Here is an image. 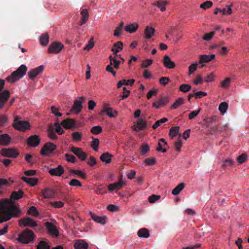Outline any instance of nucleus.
<instances>
[{
	"instance_id": "nucleus-25",
	"label": "nucleus",
	"mask_w": 249,
	"mask_h": 249,
	"mask_svg": "<svg viewBox=\"0 0 249 249\" xmlns=\"http://www.w3.org/2000/svg\"><path fill=\"white\" fill-rule=\"evenodd\" d=\"M214 57H215V55L213 54H211V55H206V54L200 55L199 56V63L202 64V63H208V62L211 61L213 59H214Z\"/></svg>"
},
{
	"instance_id": "nucleus-39",
	"label": "nucleus",
	"mask_w": 249,
	"mask_h": 249,
	"mask_svg": "<svg viewBox=\"0 0 249 249\" xmlns=\"http://www.w3.org/2000/svg\"><path fill=\"white\" fill-rule=\"evenodd\" d=\"M185 184L183 183H180L177 185L172 191V193L174 195H178L180 191L184 188Z\"/></svg>"
},
{
	"instance_id": "nucleus-46",
	"label": "nucleus",
	"mask_w": 249,
	"mask_h": 249,
	"mask_svg": "<svg viewBox=\"0 0 249 249\" xmlns=\"http://www.w3.org/2000/svg\"><path fill=\"white\" fill-rule=\"evenodd\" d=\"M50 246L44 241H41L37 246L36 249H50Z\"/></svg>"
},
{
	"instance_id": "nucleus-8",
	"label": "nucleus",
	"mask_w": 249,
	"mask_h": 249,
	"mask_svg": "<svg viewBox=\"0 0 249 249\" xmlns=\"http://www.w3.org/2000/svg\"><path fill=\"white\" fill-rule=\"evenodd\" d=\"M19 225L21 227H35L37 226L36 222L30 217H27L19 220Z\"/></svg>"
},
{
	"instance_id": "nucleus-53",
	"label": "nucleus",
	"mask_w": 249,
	"mask_h": 249,
	"mask_svg": "<svg viewBox=\"0 0 249 249\" xmlns=\"http://www.w3.org/2000/svg\"><path fill=\"white\" fill-rule=\"evenodd\" d=\"M144 162L146 165L152 166L156 163V160L155 158L153 157L148 158L145 159Z\"/></svg>"
},
{
	"instance_id": "nucleus-38",
	"label": "nucleus",
	"mask_w": 249,
	"mask_h": 249,
	"mask_svg": "<svg viewBox=\"0 0 249 249\" xmlns=\"http://www.w3.org/2000/svg\"><path fill=\"white\" fill-rule=\"evenodd\" d=\"M140 237L147 238L149 236V231L145 228H142L139 230L137 233Z\"/></svg>"
},
{
	"instance_id": "nucleus-15",
	"label": "nucleus",
	"mask_w": 249,
	"mask_h": 249,
	"mask_svg": "<svg viewBox=\"0 0 249 249\" xmlns=\"http://www.w3.org/2000/svg\"><path fill=\"white\" fill-rule=\"evenodd\" d=\"M71 151L82 160H85L87 158L86 153L81 148L72 147Z\"/></svg>"
},
{
	"instance_id": "nucleus-56",
	"label": "nucleus",
	"mask_w": 249,
	"mask_h": 249,
	"mask_svg": "<svg viewBox=\"0 0 249 249\" xmlns=\"http://www.w3.org/2000/svg\"><path fill=\"white\" fill-rule=\"evenodd\" d=\"M213 5V2L211 1H206L200 4V7L204 9H207L211 7Z\"/></svg>"
},
{
	"instance_id": "nucleus-9",
	"label": "nucleus",
	"mask_w": 249,
	"mask_h": 249,
	"mask_svg": "<svg viewBox=\"0 0 249 249\" xmlns=\"http://www.w3.org/2000/svg\"><path fill=\"white\" fill-rule=\"evenodd\" d=\"M64 47L63 45L60 42H54L52 43L48 49L49 53H59Z\"/></svg>"
},
{
	"instance_id": "nucleus-59",
	"label": "nucleus",
	"mask_w": 249,
	"mask_h": 249,
	"mask_svg": "<svg viewBox=\"0 0 249 249\" xmlns=\"http://www.w3.org/2000/svg\"><path fill=\"white\" fill-rule=\"evenodd\" d=\"M247 155L245 154H242L237 158V160L238 163L241 164L247 160Z\"/></svg>"
},
{
	"instance_id": "nucleus-57",
	"label": "nucleus",
	"mask_w": 249,
	"mask_h": 249,
	"mask_svg": "<svg viewBox=\"0 0 249 249\" xmlns=\"http://www.w3.org/2000/svg\"><path fill=\"white\" fill-rule=\"evenodd\" d=\"M91 132L94 134L97 135L102 131V128L100 126H95L92 127L90 130Z\"/></svg>"
},
{
	"instance_id": "nucleus-54",
	"label": "nucleus",
	"mask_w": 249,
	"mask_h": 249,
	"mask_svg": "<svg viewBox=\"0 0 249 249\" xmlns=\"http://www.w3.org/2000/svg\"><path fill=\"white\" fill-rule=\"evenodd\" d=\"M69 184L72 187H81L82 186V184L81 182L77 179H72L69 183Z\"/></svg>"
},
{
	"instance_id": "nucleus-13",
	"label": "nucleus",
	"mask_w": 249,
	"mask_h": 249,
	"mask_svg": "<svg viewBox=\"0 0 249 249\" xmlns=\"http://www.w3.org/2000/svg\"><path fill=\"white\" fill-rule=\"evenodd\" d=\"M147 123L144 121L142 119H139L136 122L132 127V128L136 132H139L140 130H143L146 128Z\"/></svg>"
},
{
	"instance_id": "nucleus-41",
	"label": "nucleus",
	"mask_w": 249,
	"mask_h": 249,
	"mask_svg": "<svg viewBox=\"0 0 249 249\" xmlns=\"http://www.w3.org/2000/svg\"><path fill=\"white\" fill-rule=\"evenodd\" d=\"M184 99L178 98L171 107V109H174L177 108L178 107L183 104Z\"/></svg>"
},
{
	"instance_id": "nucleus-55",
	"label": "nucleus",
	"mask_w": 249,
	"mask_h": 249,
	"mask_svg": "<svg viewBox=\"0 0 249 249\" xmlns=\"http://www.w3.org/2000/svg\"><path fill=\"white\" fill-rule=\"evenodd\" d=\"M198 63L196 62L195 63L192 64L188 68V73L189 75H191L195 71H196L197 68V66Z\"/></svg>"
},
{
	"instance_id": "nucleus-2",
	"label": "nucleus",
	"mask_w": 249,
	"mask_h": 249,
	"mask_svg": "<svg viewBox=\"0 0 249 249\" xmlns=\"http://www.w3.org/2000/svg\"><path fill=\"white\" fill-rule=\"evenodd\" d=\"M27 67L22 64L18 69L12 72L11 75L7 77V80L10 82H15L22 78L26 73Z\"/></svg>"
},
{
	"instance_id": "nucleus-62",
	"label": "nucleus",
	"mask_w": 249,
	"mask_h": 249,
	"mask_svg": "<svg viewBox=\"0 0 249 249\" xmlns=\"http://www.w3.org/2000/svg\"><path fill=\"white\" fill-rule=\"evenodd\" d=\"M170 81V79L167 77H161L159 79L160 84L163 86H166Z\"/></svg>"
},
{
	"instance_id": "nucleus-10",
	"label": "nucleus",
	"mask_w": 249,
	"mask_h": 249,
	"mask_svg": "<svg viewBox=\"0 0 249 249\" xmlns=\"http://www.w3.org/2000/svg\"><path fill=\"white\" fill-rule=\"evenodd\" d=\"M44 68V66L41 65L35 69L30 70L28 72V77L32 80H34L38 75L42 73Z\"/></svg>"
},
{
	"instance_id": "nucleus-4",
	"label": "nucleus",
	"mask_w": 249,
	"mask_h": 249,
	"mask_svg": "<svg viewBox=\"0 0 249 249\" xmlns=\"http://www.w3.org/2000/svg\"><path fill=\"white\" fill-rule=\"evenodd\" d=\"M19 117L18 116L15 117L13 127L18 130L25 131L30 129V125L27 121H19Z\"/></svg>"
},
{
	"instance_id": "nucleus-30",
	"label": "nucleus",
	"mask_w": 249,
	"mask_h": 249,
	"mask_svg": "<svg viewBox=\"0 0 249 249\" xmlns=\"http://www.w3.org/2000/svg\"><path fill=\"white\" fill-rule=\"evenodd\" d=\"M23 191L19 190L18 191H14L11 194V199L13 200H18L22 197L23 195Z\"/></svg>"
},
{
	"instance_id": "nucleus-32",
	"label": "nucleus",
	"mask_w": 249,
	"mask_h": 249,
	"mask_svg": "<svg viewBox=\"0 0 249 249\" xmlns=\"http://www.w3.org/2000/svg\"><path fill=\"white\" fill-rule=\"evenodd\" d=\"M223 163L222 167L224 169H228L230 167H231L235 164L234 161L230 158L224 160L223 161Z\"/></svg>"
},
{
	"instance_id": "nucleus-5",
	"label": "nucleus",
	"mask_w": 249,
	"mask_h": 249,
	"mask_svg": "<svg viewBox=\"0 0 249 249\" xmlns=\"http://www.w3.org/2000/svg\"><path fill=\"white\" fill-rule=\"evenodd\" d=\"M56 146L54 143L49 142L46 143L42 147L40 153L42 156H48L56 149Z\"/></svg>"
},
{
	"instance_id": "nucleus-26",
	"label": "nucleus",
	"mask_w": 249,
	"mask_h": 249,
	"mask_svg": "<svg viewBox=\"0 0 249 249\" xmlns=\"http://www.w3.org/2000/svg\"><path fill=\"white\" fill-rule=\"evenodd\" d=\"M123 49V44L121 41H117L113 44V48L111 49V51L113 52V55H116Z\"/></svg>"
},
{
	"instance_id": "nucleus-37",
	"label": "nucleus",
	"mask_w": 249,
	"mask_h": 249,
	"mask_svg": "<svg viewBox=\"0 0 249 249\" xmlns=\"http://www.w3.org/2000/svg\"><path fill=\"white\" fill-rule=\"evenodd\" d=\"M167 4V2L166 1H156L153 5L157 6L158 8H160V10L162 12H164L166 10V5Z\"/></svg>"
},
{
	"instance_id": "nucleus-49",
	"label": "nucleus",
	"mask_w": 249,
	"mask_h": 249,
	"mask_svg": "<svg viewBox=\"0 0 249 249\" xmlns=\"http://www.w3.org/2000/svg\"><path fill=\"white\" fill-rule=\"evenodd\" d=\"M70 172L72 173L78 175V176L84 179L87 178V176L86 175V174L80 170L71 169Z\"/></svg>"
},
{
	"instance_id": "nucleus-7",
	"label": "nucleus",
	"mask_w": 249,
	"mask_h": 249,
	"mask_svg": "<svg viewBox=\"0 0 249 249\" xmlns=\"http://www.w3.org/2000/svg\"><path fill=\"white\" fill-rule=\"evenodd\" d=\"M0 154L5 157L16 158L19 153L15 149L4 148L0 150Z\"/></svg>"
},
{
	"instance_id": "nucleus-44",
	"label": "nucleus",
	"mask_w": 249,
	"mask_h": 249,
	"mask_svg": "<svg viewBox=\"0 0 249 249\" xmlns=\"http://www.w3.org/2000/svg\"><path fill=\"white\" fill-rule=\"evenodd\" d=\"M72 139L76 142H79L82 139V134L79 132H74L71 134Z\"/></svg>"
},
{
	"instance_id": "nucleus-23",
	"label": "nucleus",
	"mask_w": 249,
	"mask_h": 249,
	"mask_svg": "<svg viewBox=\"0 0 249 249\" xmlns=\"http://www.w3.org/2000/svg\"><path fill=\"white\" fill-rule=\"evenodd\" d=\"M11 142V137L7 134L0 135V145H8Z\"/></svg>"
},
{
	"instance_id": "nucleus-21",
	"label": "nucleus",
	"mask_w": 249,
	"mask_h": 249,
	"mask_svg": "<svg viewBox=\"0 0 249 249\" xmlns=\"http://www.w3.org/2000/svg\"><path fill=\"white\" fill-rule=\"evenodd\" d=\"M61 124L66 129H71L75 125V122L73 119L68 118L63 120Z\"/></svg>"
},
{
	"instance_id": "nucleus-47",
	"label": "nucleus",
	"mask_w": 249,
	"mask_h": 249,
	"mask_svg": "<svg viewBox=\"0 0 249 249\" xmlns=\"http://www.w3.org/2000/svg\"><path fill=\"white\" fill-rule=\"evenodd\" d=\"M49 204L55 208H62L64 205V203L62 202V201H54V202H50L49 203Z\"/></svg>"
},
{
	"instance_id": "nucleus-27",
	"label": "nucleus",
	"mask_w": 249,
	"mask_h": 249,
	"mask_svg": "<svg viewBox=\"0 0 249 249\" xmlns=\"http://www.w3.org/2000/svg\"><path fill=\"white\" fill-rule=\"evenodd\" d=\"M82 17L81 19L79 22L80 26L86 23L89 18V13L86 9H83L81 12Z\"/></svg>"
},
{
	"instance_id": "nucleus-1",
	"label": "nucleus",
	"mask_w": 249,
	"mask_h": 249,
	"mask_svg": "<svg viewBox=\"0 0 249 249\" xmlns=\"http://www.w3.org/2000/svg\"><path fill=\"white\" fill-rule=\"evenodd\" d=\"M21 211L11 200L0 199V223L7 221L12 217H18Z\"/></svg>"
},
{
	"instance_id": "nucleus-33",
	"label": "nucleus",
	"mask_w": 249,
	"mask_h": 249,
	"mask_svg": "<svg viewBox=\"0 0 249 249\" xmlns=\"http://www.w3.org/2000/svg\"><path fill=\"white\" fill-rule=\"evenodd\" d=\"M22 180H23L24 181L26 182L28 184H30L31 186H35L36 185L37 182H38V179L35 178H27L25 177H21Z\"/></svg>"
},
{
	"instance_id": "nucleus-42",
	"label": "nucleus",
	"mask_w": 249,
	"mask_h": 249,
	"mask_svg": "<svg viewBox=\"0 0 249 249\" xmlns=\"http://www.w3.org/2000/svg\"><path fill=\"white\" fill-rule=\"evenodd\" d=\"M179 127V126L172 127L169 130V135L172 138L176 137L178 133Z\"/></svg>"
},
{
	"instance_id": "nucleus-43",
	"label": "nucleus",
	"mask_w": 249,
	"mask_h": 249,
	"mask_svg": "<svg viewBox=\"0 0 249 249\" xmlns=\"http://www.w3.org/2000/svg\"><path fill=\"white\" fill-rule=\"evenodd\" d=\"M227 127L226 125H216L215 126H212L210 127V129L213 132L219 131L222 132L223 131V129H226Z\"/></svg>"
},
{
	"instance_id": "nucleus-58",
	"label": "nucleus",
	"mask_w": 249,
	"mask_h": 249,
	"mask_svg": "<svg viewBox=\"0 0 249 249\" xmlns=\"http://www.w3.org/2000/svg\"><path fill=\"white\" fill-rule=\"evenodd\" d=\"M160 196L159 195H152L149 196L148 200L151 203H155L157 200L160 199Z\"/></svg>"
},
{
	"instance_id": "nucleus-6",
	"label": "nucleus",
	"mask_w": 249,
	"mask_h": 249,
	"mask_svg": "<svg viewBox=\"0 0 249 249\" xmlns=\"http://www.w3.org/2000/svg\"><path fill=\"white\" fill-rule=\"evenodd\" d=\"M44 225L47 231V233L54 237H58L59 235V232L56 227L52 223L46 222Z\"/></svg>"
},
{
	"instance_id": "nucleus-3",
	"label": "nucleus",
	"mask_w": 249,
	"mask_h": 249,
	"mask_svg": "<svg viewBox=\"0 0 249 249\" xmlns=\"http://www.w3.org/2000/svg\"><path fill=\"white\" fill-rule=\"evenodd\" d=\"M35 237L34 233L31 230L26 229L18 235L17 240L22 244H27L33 241Z\"/></svg>"
},
{
	"instance_id": "nucleus-19",
	"label": "nucleus",
	"mask_w": 249,
	"mask_h": 249,
	"mask_svg": "<svg viewBox=\"0 0 249 249\" xmlns=\"http://www.w3.org/2000/svg\"><path fill=\"white\" fill-rule=\"evenodd\" d=\"M169 102V99L167 97L160 98L158 101L155 102L152 104V107L156 108H159L161 107L165 106Z\"/></svg>"
},
{
	"instance_id": "nucleus-34",
	"label": "nucleus",
	"mask_w": 249,
	"mask_h": 249,
	"mask_svg": "<svg viewBox=\"0 0 249 249\" xmlns=\"http://www.w3.org/2000/svg\"><path fill=\"white\" fill-rule=\"evenodd\" d=\"M138 27L139 25L137 23H133L126 26L125 28V30L128 33H133L137 31Z\"/></svg>"
},
{
	"instance_id": "nucleus-40",
	"label": "nucleus",
	"mask_w": 249,
	"mask_h": 249,
	"mask_svg": "<svg viewBox=\"0 0 249 249\" xmlns=\"http://www.w3.org/2000/svg\"><path fill=\"white\" fill-rule=\"evenodd\" d=\"M49 42V35L47 33L42 34L40 37V43L43 46H46Z\"/></svg>"
},
{
	"instance_id": "nucleus-35",
	"label": "nucleus",
	"mask_w": 249,
	"mask_h": 249,
	"mask_svg": "<svg viewBox=\"0 0 249 249\" xmlns=\"http://www.w3.org/2000/svg\"><path fill=\"white\" fill-rule=\"evenodd\" d=\"M155 32V30L153 28L150 26L146 27L144 30L145 38L147 39L150 38L154 34Z\"/></svg>"
},
{
	"instance_id": "nucleus-16",
	"label": "nucleus",
	"mask_w": 249,
	"mask_h": 249,
	"mask_svg": "<svg viewBox=\"0 0 249 249\" xmlns=\"http://www.w3.org/2000/svg\"><path fill=\"white\" fill-rule=\"evenodd\" d=\"M40 194L44 198H53L55 196L54 191L49 188H46L42 190Z\"/></svg>"
},
{
	"instance_id": "nucleus-18",
	"label": "nucleus",
	"mask_w": 249,
	"mask_h": 249,
	"mask_svg": "<svg viewBox=\"0 0 249 249\" xmlns=\"http://www.w3.org/2000/svg\"><path fill=\"white\" fill-rule=\"evenodd\" d=\"M64 172V169L63 166L59 165L57 167L51 168L49 170V173L52 176H60Z\"/></svg>"
},
{
	"instance_id": "nucleus-52",
	"label": "nucleus",
	"mask_w": 249,
	"mask_h": 249,
	"mask_svg": "<svg viewBox=\"0 0 249 249\" xmlns=\"http://www.w3.org/2000/svg\"><path fill=\"white\" fill-rule=\"evenodd\" d=\"M28 213L30 215H33L36 217L39 215V213L35 206H31L28 211Z\"/></svg>"
},
{
	"instance_id": "nucleus-24",
	"label": "nucleus",
	"mask_w": 249,
	"mask_h": 249,
	"mask_svg": "<svg viewBox=\"0 0 249 249\" xmlns=\"http://www.w3.org/2000/svg\"><path fill=\"white\" fill-rule=\"evenodd\" d=\"M88 244L83 240H77L74 244L75 249H87Z\"/></svg>"
},
{
	"instance_id": "nucleus-20",
	"label": "nucleus",
	"mask_w": 249,
	"mask_h": 249,
	"mask_svg": "<svg viewBox=\"0 0 249 249\" xmlns=\"http://www.w3.org/2000/svg\"><path fill=\"white\" fill-rule=\"evenodd\" d=\"M163 63L164 67L167 69H172L175 67V63L171 60L168 55H165L163 57Z\"/></svg>"
},
{
	"instance_id": "nucleus-14",
	"label": "nucleus",
	"mask_w": 249,
	"mask_h": 249,
	"mask_svg": "<svg viewBox=\"0 0 249 249\" xmlns=\"http://www.w3.org/2000/svg\"><path fill=\"white\" fill-rule=\"evenodd\" d=\"M10 97V92L8 90H5L0 92V109L4 107Z\"/></svg>"
},
{
	"instance_id": "nucleus-29",
	"label": "nucleus",
	"mask_w": 249,
	"mask_h": 249,
	"mask_svg": "<svg viewBox=\"0 0 249 249\" xmlns=\"http://www.w3.org/2000/svg\"><path fill=\"white\" fill-rule=\"evenodd\" d=\"M91 216L92 219L97 223L104 225L107 222V218L106 216H98L92 213H91Z\"/></svg>"
},
{
	"instance_id": "nucleus-17",
	"label": "nucleus",
	"mask_w": 249,
	"mask_h": 249,
	"mask_svg": "<svg viewBox=\"0 0 249 249\" xmlns=\"http://www.w3.org/2000/svg\"><path fill=\"white\" fill-rule=\"evenodd\" d=\"M113 108L108 107V104H105L104 105L103 110L101 111V113L106 112L107 115L110 118L115 117L118 115V112L116 110H114L113 112Z\"/></svg>"
},
{
	"instance_id": "nucleus-45",
	"label": "nucleus",
	"mask_w": 249,
	"mask_h": 249,
	"mask_svg": "<svg viewBox=\"0 0 249 249\" xmlns=\"http://www.w3.org/2000/svg\"><path fill=\"white\" fill-rule=\"evenodd\" d=\"M228 107V104L225 102H223L219 106V110L222 114H224L227 111Z\"/></svg>"
},
{
	"instance_id": "nucleus-22",
	"label": "nucleus",
	"mask_w": 249,
	"mask_h": 249,
	"mask_svg": "<svg viewBox=\"0 0 249 249\" xmlns=\"http://www.w3.org/2000/svg\"><path fill=\"white\" fill-rule=\"evenodd\" d=\"M167 146V143L165 140L163 138H161L159 140L156 150L158 151H161L162 153H165L166 151V147Z\"/></svg>"
},
{
	"instance_id": "nucleus-61",
	"label": "nucleus",
	"mask_w": 249,
	"mask_h": 249,
	"mask_svg": "<svg viewBox=\"0 0 249 249\" xmlns=\"http://www.w3.org/2000/svg\"><path fill=\"white\" fill-rule=\"evenodd\" d=\"M99 143V141L98 139H93L91 143V147L93 148L94 151H97L98 150Z\"/></svg>"
},
{
	"instance_id": "nucleus-31",
	"label": "nucleus",
	"mask_w": 249,
	"mask_h": 249,
	"mask_svg": "<svg viewBox=\"0 0 249 249\" xmlns=\"http://www.w3.org/2000/svg\"><path fill=\"white\" fill-rule=\"evenodd\" d=\"M113 155L107 152L104 153L100 157L101 160L106 163H109L111 162Z\"/></svg>"
},
{
	"instance_id": "nucleus-51",
	"label": "nucleus",
	"mask_w": 249,
	"mask_h": 249,
	"mask_svg": "<svg viewBox=\"0 0 249 249\" xmlns=\"http://www.w3.org/2000/svg\"><path fill=\"white\" fill-rule=\"evenodd\" d=\"M168 121L166 118H163L157 121L155 124L152 125L153 129H156L159 127L161 124L166 122Z\"/></svg>"
},
{
	"instance_id": "nucleus-11",
	"label": "nucleus",
	"mask_w": 249,
	"mask_h": 249,
	"mask_svg": "<svg viewBox=\"0 0 249 249\" xmlns=\"http://www.w3.org/2000/svg\"><path fill=\"white\" fill-rule=\"evenodd\" d=\"M85 101V98L84 97H81L80 100H76L74 102V104L71 109V112H74L76 113H79L81 112L83 107L82 105V102Z\"/></svg>"
},
{
	"instance_id": "nucleus-50",
	"label": "nucleus",
	"mask_w": 249,
	"mask_h": 249,
	"mask_svg": "<svg viewBox=\"0 0 249 249\" xmlns=\"http://www.w3.org/2000/svg\"><path fill=\"white\" fill-rule=\"evenodd\" d=\"M191 89V86L189 84H182L179 87V90L182 92L185 93L190 91Z\"/></svg>"
},
{
	"instance_id": "nucleus-60",
	"label": "nucleus",
	"mask_w": 249,
	"mask_h": 249,
	"mask_svg": "<svg viewBox=\"0 0 249 249\" xmlns=\"http://www.w3.org/2000/svg\"><path fill=\"white\" fill-rule=\"evenodd\" d=\"M231 5H228L227 7H228L227 10H226V8L221 9L220 12L222 15H230L232 13V10L231 9Z\"/></svg>"
},
{
	"instance_id": "nucleus-28",
	"label": "nucleus",
	"mask_w": 249,
	"mask_h": 249,
	"mask_svg": "<svg viewBox=\"0 0 249 249\" xmlns=\"http://www.w3.org/2000/svg\"><path fill=\"white\" fill-rule=\"evenodd\" d=\"M123 186V183L121 178L118 182L109 184L108 186V189L110 191H112L115 189H119L122 188Z\"/></svg>"
},
{
	"instance_id": "nucleus-36",
	"label": "nucleus",
	"mask_w": 249,
	"mask_h": 249,
	"mask_svg": "<svg viewBox=\"0 0 249 249\" xmlns=\"http://www.w3.org/2000/svg\"><path fill=\"white\" fill-rule=\"evenodd\" d=\"M109 59L110 60V65L113 66L115 69H118L121 61L117 60L115 58V56H112V55L109 56Z\"/></svg>"
},
{
	"instance_id": "nucleus-12",
	"label": "nucleus",
	"mask_w": 249,
	"mask_h": 249,
	"mask_svg": "<svg viewBox=\"0 0 249 249\" xmlns=\"http://www.w3.org/2000/svg\"><path fill=\"white\" fill-rule=\"evenodd\" d=\"M40 142V138L38 135H34L27 139V143L31 147H37Z\"/></svg>"
},
{
	"instance_id": "nucleus-63",
	"label": "nucleus",
	"mask_w": 249,
	"mask_h": 249,
	"mask_svg": "<svg viewBox=\"0 0 249 249\" xmlns=\"http://www.w3.org/2000/svg\"><path fill=\"white\" fill-rule=\"evenodd\" d=\"M65 155L68 161L72 163H74L76 161V158L73 155L68 153L65 154Z\"/></svg>"
},
{
	"instance_id": "nucleus-64",
	"label": "nucleus",
	"mask_w": 249,
	"mask_h": 249,
	"mask_svg": "<svg viewBox=\"0 0 249 249\" xmlns=\"http://www.w3.org/2000/svg\"><path fill=\"white\" fill-rule=\"evenodd\" d=\"M231 83V79L230 78H226L224 81L221 82V86L222 88H227Z\"/></svg>"
},
{
	"instance_id": "nucleus-48",
	"label": "nucleus",
	"mask_w": 249,
	"mask_h": 249,
	"mask_svg": "<svg viewBox=\"0 0 249 249\" xmlns=\"http://www.w3.org/2000/svg\"><path fill=\"white\" fill-rule=\"evenodd\" d=\"M48 136L52 140H55L57 138V136L55 133L53 128L50 127L48 130Z\"/></svg>"
}]
</instances>
